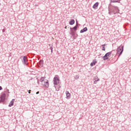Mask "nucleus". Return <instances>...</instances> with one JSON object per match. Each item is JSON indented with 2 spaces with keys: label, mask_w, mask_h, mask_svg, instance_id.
<instances>
[{
  "label": "nucleus",
  "mask_w": 131,
  "mask_h": 131,
  "mask_svg": "<svg viewBox=\"0 0 131 131\" xmlns=\"http://www.w3.org/2000/svg\"><path fill=\"white\" fill-rule=\"evenodd\" d=\"M23 64L26 66H28V60L27 59V56H23V60L21 61Z\"/></svg>",
  "instance_id": "39448f33"
},
{
  "label": "nucleus",
  "mask_w": 131,
  "mask_h": 131,
  "mask_svg": "<svg viewBox=\"0 0 131 131\" xmlns=\"http://www.w3.org/2000/svg\"><path fill=\"white\" fill-rule=\"evenodd\" d=\"M78 78H79V77L78 76V75L75 76V79H78Z\"/></svg>",
  "instance_id": "412c9836"
},
{
  "label": "nucleus",
  "mask_w": 131,
  "mask_h": 131,
  "mask_svg": "<svg viewBox=\"0 0 131 131\" xmlns=\"http://www.w3.org/2000/svg\"><path fill=\"white\" fill-rule=\"evenodd\" d=\"M6 101V94H3L0 97V103H4Z\"/></svg>",
  "instance_id": "0eeeda50"
},
{
  "label": "nucleus",
  "mask_w": 131,
  "mask_h": 131,
  "mask_svg": "<svg viewBox=\"0 0 131 131\" xmlns=\"http://www.w3.org/2000/svg\"><path fill=\"white\" fill-rule=\"evenodd\" d=\"M112 55V51L106 53L105 55L103 57V59L104 61H106V60H108L111 55Z\"/></svg>",
  "instance_id": "7ed1b4c3"
},
{
  "label": "nucleus",
  "mask_w": 131,
  "mask_h": 131,
  "mask_svg": "<svg viewBox=\"0 0 131 131\" xmlns=\"http://www.w3.org/2000/svg\"><path fill=\"white\" fill-rule=\"evenodd\" d=\"M123 48L124 47L122 45L118 47L117 49V55H118V58H119L122 54V53H123Z\"/></svg>",
  "instance_id": "f03ea898"
},
{
  "label": "nucleus",
  "mask_w": 131,
  "mask_h": 131,
  "mask_svg": "<svg viewBox=\"0 0 131 131\" xmlns=\"http://www.w3.org/2000/svg\"><path fill=\"white\" fill-rule=\"evenodd\" d=\"M100 81V79H99L98 77H94V84H96L97 82H98V81Z\"/></svg>",
  "instance_id": "ddd939ff"
},
{
  "label": "nucleus",
  "mask_w": 131,
  "mask_h": 131,
  "mask_svg": "<svg viewBox=\"0 0 131 131\" xmlns=\"http://www.w3.org/2000/svg\"><path fill=\"white\" fill-rule=\"evenodd\" d=\"M66 94L68 98H70V93H69V92L66 91Z\"/></svg>",
  "instance_id": "a211bd4d"
},
{
  "label": "nucleus",
  "mask_w": 131,
  "mask_h": 131,
  "mask_svg": "<svg viewBox=\"0 0 131 131\" xmlns=\"http://www.w3.org/2000/svg\"><path fill=\"white\" fill-rule=\"evenodd\" d=\"M71 32L70 33V34L72 35V36H75V31L74 30L70 29Z\"/></svg>",
  "instance_id": "9b49d317"
},
{
  "label": "nucleus",
  "mask_w": 131,
  "mask_h": 131,
  "mask_svg": "<svg viewBox=\"0 0 131 131\" xmlns=\"http://www.w3.org/2000/svg\"><path fill=\"white\" fill-rule=\"evenodd\" d=\"M2 90H3V88L2 87V86H0V91H2Z\"/></svg>",
  "instance_id": "a878e982"
},
{
  "label": "nucleus",
  "mask_w": 131,
  "mask_h": 131,
  "mask_svg": "<svg viewBox=\"0 0 131 131\" xmlns=\"http://www.w3.org/2000/svg\"><path fill=\"white\" fill-rule=\"evenodd\" d=\"M64 28L67 29V26H66Z\"/></svg>",
  "instance_id": "cd10ccee"
},
{
  "label": "nucleus",
  "mask_w": 131,
  "mask_h": 131,
  "mask_svg": "<svg viewBox=\"0 0 131 131\" xmlns=\"http://www.w3.org/2000/svg\"><path fill=\"white\" fill-rule=\"evenodd\" d=\"M29 94H31V90H28Z\"/></svg>",
  "instance_id": "b1692460"
},
{
  "label": "nucleus",
  "mask_w": 131,
  "mask_h": 131,
  "mask_svg": "<svg viewBox=\"0 0 131 131\" xmlns=\"http://www.w3.org/2000/svg\"><path fill=\"white\" fill-rule=\"evenodd\" d=\"M38 64H39V67L40 68H41V67H43V60L40 59L39 60V63Z\"/></svg>",
  "instance_id": "6e6552de"
},
{
  "label": "nucleus",
  "mask_w": 131,
  "mask_h": 131,
  "mask_svg": "<svg viewBox=\"0 0 131 131\" xmlns=\"http://www.w3.org/2000/svg\"><path fill=\"white\" fill-rule=\"evenodd\" d=\"M36 80H37L38 84H39V81H38V78H37Z\"/></svg>",
  "instance_id": "5701e85b"
},
{
  "label": "nucleus",
  "mask_w": 131,
  "mask_h": 131,
  "mask_svg": "<svg viewBox=\"0 0 131 131\" xmlns=\"http://www.w3.org/2000/svg\"><path fill=\"white\" fill-rule=\"evenodd\" d=\"M121 0H110V3H119L120 4Z\"/></svg>",
  "instance_id": "dca6fc26"
},
{
  "label": "nucleus",
  "mask_w": 131,
  "mask_h": 131,
  "mask_svg": "<svg viewBox=\"0 0 131 131\" xmlns=\"http://www.w3.org/2000/svg\"><path fill=\"white\" fill-rule=\"evenodd\" d=\"M111 7H108V14L109 15H112V13L115 15L117 13H119V9L118 7L115 5H111V4H110Z\"/></svg>",
  "instance_id": "f257e3e1"
},
{
  "label": "nucleus",
  "mask_w": 131,
  "mask_h": 131,
  "mask_svg": "<svg viewBox=\"0 0 131 131\" xmlns=\"http://www.w3.org/2000/svg\"><path fill=\"white\" fill-rule=\"evenodd\" d=\"M105 46H106V45L104 44V45H102L101 46L102 49V51H105Z\"/></svg>",
  "instance_id": "aec40b11"
},
{
  "label": "nucleus",
  "mask_w": 131,
  "mask_h": 131,
  "mask_svg": "<svg viewBox=\"0 0 131 131\" xmlns=\"http://www.w3.org/2000/svg\"><path fill=\"white\" fill-rule=\"evenodd\" d=\"M74 23H75V20H74L73 19H71L70 21L69 22L70 25H73Z\"/></svg>",
  "instance_id": "f3484780"
},
{
  "label": "nucleus",
  "mask_w": 131,
  "mask_h": 131,
  "mask_svg": "<svg viewBox=\"0 0 131 131\" xmlns=\"http://www.w3.org/2000/svg\"><path fill=\"white\" fill-rule=\"evenodd\" d=\"M53 81L54 85H58L60 83V78H59V77H54L53 78Z\"/></svg>",
  "instance_id": "20e7f679"
},
{
  "label": "nucleus",
  "mask_w": 131,
  "mask_h": 131,
  "mask_svg": "<svg viewBox=\"0 0 131 131\" xmlns=\"http://www.w3.org/2000/svg\"><path fill=\"white\" fill-rule=\"evenodd\" d=\"M1 3H0V6H1Z\"/></svg>",
  "instance_id": "c85d7f7f"
},
{
  "label": "nucleus",
  "mask_w": 131,
  "mask_h": 131,
  "mask_svg": "<svg viewBox=\"0 0 131 131\" xmlns=\"http://www.w3.org/2000/svg\"><path fill=\"white\" fill-rule=\"evenodd\" d=\"M38 94H39V91H38V92H37L36 93V95H38Z\"/></svg>",
  "instance_id": "393cba45"
},
{
  "label": "nucleus",
  "mask_w": 131,
  "mask_h": 131,
  "mask_svg": "<svg viewBox=\"0 0 131 131\" xmlns=\"http://www.w3.org/2000/svg\"><path fill=\"white\" fill-rule=\"evenodd\" d=\"M77 27H78V23L76 21V25L75 26H74L73 28H70V29H72L73 30L76 31V30H77Z\"/></svg>",
  "instance_id": "1a4fd4ad"
},
{
  "label": "nucleus",
  "mask_w": 131,
  "mask_h": 131,
  "mask_svg": "<svg viewBox=\"0 0 131 131\" xmlns=\"http://www.w3.org/2000/svg\"><path fill=\"white\" fill-rule=\"evenodd\" d=\"M2 32H5V29H3V30H2Z\"/></svg>",
  "instance_id": "bb28decb"
},
{
  "label": "nucleus",
  "mask_w": 131,
  "mask_h": 131,
  "mask_svg": "<svg viewBox=\"0 0 131 131\" xmlns=\"http://www.w3.org/2000/svg\"><path fill=\"white\" fill-rule=\"evenodd\" d=\"M41 85L45 86L46 89H48L49 85V80H45V81L41 83Z\"/></svg>",
  "instance_id": "423d86ee"
},
{
  "label": "nucleus",
  "mask_w": 131,
  "mask_h": 131,
  "mask_svg": "<svg viewBox=\"0 0 131 131\" xmlns=\"http://www.w3.org/2000/svg\"><path fill=\"white\" fill-rule=\"evenodd\" d=\"M99 6V2H96L95 4H94L93 8L95 9V10L98 9V6Z\"/></svg>",
  "instance_id": "9d476101"
},
{
  "label": "nucleus",
  "mask_w": 131,
  "mask_h": 131,
  "mask_svg": "<svg viewBox=\"0 0 131 131\" xmlns=\"http://www.w3.org/2000/svg\"><path fill=\"white\" fill-rule=\"evenodd\" d=\"M50 50L51 51V53H53V46L50 47Z\"/></svg>",
  "instance_id": "4be33fe9"
},
{
  "label": "nucleus",
  "mask_w": 131,
  "mask_h": 131,
  "mask_svg": "<svg viewBox=\"0 0 131 131\" xmlns=\"http://www.w3.org/2000/svg\"><path fill=\"white\" fill-rule=\"evenodd\" d=\"M14 101H15V99H12V100L10 102L9 104V107H12V106H13Z\"/></svg>",
  "instance_id": "2eb2a0df"
},
{
  "label": "nucleus",
  "mask_w": 131,
  "mask_h": 131,
  "mask_svg": "<svg viewBox=\"0 0 131 131\" xmlns=\"http://www.w3.org/2000/svg\"><path fill=\"white\" fill-rule=\"evenodd\" d=\"M86 31H88V28L85 27L82 30H80V33H83V32H86Z\"/></svg>",
  "instance_id": "4468645a"
},
{
  "label": "nucleus",
  "mask_w": 131,
  "mask_h": 131,
  "mask_svg": "<svg viewBox=\"0 0 131 131\" xmlns=\"http://www.w3.org/2000/svg\"><path fill=\"white\" fill-rule=\"evenodd\" d=\"M46 78V77H41L40 78V80H41V82H43L45 81V79Z\"/></svg>",
  "instance_id": "6ab92c4d"
},
{
  "label": "nucleus",
  "mask_w": 131,
  "mask_h": 131,
  "mask_svg": "<svg viewBox=\"0 0 131 131\" xmlns=\"http://www.w3.org/2000/svg\"><path fill=\"white\" fill-rule=\"evenodd\" d=\"M96 63H97V60L96 59H94L93 60V62L91 63L90 66H91V67H93V66H95V65H96Z\"/></svg>",
  "instance_id": "f8f14e48"
}]
</instances>
